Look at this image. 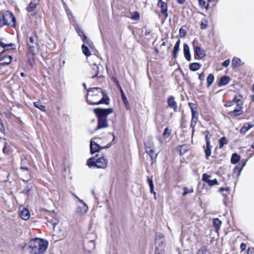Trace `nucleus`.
I'll use <instances>...</instances> for the list:
<instances>
[{"instance_id": "1a4fd4ad", "label": "nucleus", "mask_w": 254, "mask_h": 254, "mask_svg": "<svg viewBox=\"0 0 254 254\" xmlns=\"http://www.w3.org/2000/svg\"><path fill=\"white\" fill-rule=\"evenodd\" d=\"M27 44L29 52L32 55L35 54L38 47L37 39L36 36L30 37L27 41Z\"/></svg>"}, {"instance_id": "6e6552de", "label": "nucleus", "mask_w": 254, "mask_h": 254, "mask_svg": "<svg viewBox=\"0 0 254 254\" xmlns=\"http://www.w3.org/2000/svg\"><path fill=\"white\" fill-rule=\"evenodd\" d=\"M155 250H165V241L164 235L160 233H157L155 236Z\"/></svg>"}, {"instance_id": "f257e3e1", "label": "nucleus", "mask_w": 254, "mask_h": 254, "mask_svg": "<svg viewBox=\"0 0 254 254\" xmlns=\"http://www.w3.org/2000/svg\"><path fill=\"white\" fill-rule=\"evenodd\" d=\"M49 245L47 241L41 238L30 240L28 243V251L31 254H43Z\"/></svg>"}, {"instance_id": "20e7f679", "label": "nucleus", "mask_w": 254, "mask_h": 254, "mask_svg": "<svg viewBox=\"0 0 254 254\" xmlns=\"http://www.w3.org/2000/svg\"><path fill=\"white\" fill-rule=\"evenodd\" d=\"M242 96L240 95H237L231 101L228 102L225 105L227 107H233V110L230 111L228 114L231 116H238L243 113L242 110L243 102L241 101Z\"/></svg>"}, {"instance_id": "f3484780", "label": "nucleus", "mask_w": 254, "mask_h": 254, "mask_svg": "<svg viewBox=\"0 0 254 254\" xmlns=\"http://www.w3.org/2000/svg\"><path fill=\"white\" fill-rule=\"evenodd\" d=\"M245 165L246 162H244L241 166H240V165H237L233 170V177L235 178L238 177L240 175L241 171L243 167L245 166Z\"/></svg>"}, {"instance_id": "c85d7f7f", "label": "nucleus", "mask_w": 254, "mask_h": 254, "mask_svg": "<svg viewBox=\"0 0 254 254\" xmlns=\"http://www.w3.org/2000/svg\"><path fill=\"white\" fill-rule=\"evenodd\" d=\"M205 155L206 158H208L211 153V147L210 143H206V146L204 147Z\"/></svg>"}, {"instance_id": "6ab92c4d", "label": "nucleus", "mask_w": 254, "mask_h": 254, "mask_svg": "<svg viewBox=\"0 0 254 254\" xmlns=\"http://www.w3.org/2000/svg\"><path fill=\"white\" fill-rule=\"evenodd\" d=\"M90 64L92 68L91 76L92 78H94L97 76L98 74L99 67L97 64L95 63H92V62H90Z\"/></svg>"}, {"instance_id": "680f3d73", "label": "nucleus", "mask_w": 254, "mask_h": 254, "mask_svg": "<svg viewBox=\"0 0 254 254\" xmlns=\"http://www.w3.org/2000/svg\"><path fill=\"white\" fill-rule=\"evenodd\" d=\"M27 244L26 243H23L22 245H21V248H22V249H23L25 248V247L27 246Z\"/></svg>"}, {"instance_id": "13d9d810", "label": "nucleus", "mask_w": 254, "mask_h": 254, "mask_svg": "<svg viewBox=\"0 0 254 254\" xmlns=\"http://www.w3.org/2000/svg\"><path fill=\"white\" fill-rule=\"evenodd\" d=\"M0 45L4 49L6 48V44H5V43H3V42H1L0 44Z\"/></svg>"}, {"instance_id": "0e129e2a", "label": "nucleus", "mask_w": 254, "mask_h": 254, "mask_svg": "<svg viewBox=\"0 0 254 254\" xmlns=\"http://www.w3.org/2000/svg\"><path fill=\"white\" fill-rule=\"evenodd\" d=\"M167 42L166 41L163 42V43L161 44V47L162 46H165L166 45Z\"/></svg>"}, {"instance_id": "9d476101", "label": "nucleus", "mask_w": 254, "mask_h": 254, "mask_svg": "<svg viewBox=\"0 0 254 254\" xmlns=\"http://www.w3.org/2000/svg\"><path fill=\"white\" fill-rule=\"evenodd\" d=\"M75 197L79 203L77 205L76 213L80 215H83L88 211V207L82 199H80L77 196H75Z\"/></svg>"}, {"instance_id": "4be33fe9", "label": "nucleus", "mask_w": 254, "mask_h": 254, "mask_svg": "<svg viewBox=\"0 0 254 254\" xmlns=\"http://www.w3.org/2000/svg\"><path fill=\"white\" fill-rule=\"evenodd\" d=\"M158 5L161 8L162 13L165 14L166 16H167V6L166 3L162 1V0H159L158 3Z\"/></svg>"}, {"instance_id": "603ef678", "label": "nucleus", "mask_w": 254, "mask_h": 254, "mask_svg": "<svg viewBox=\"0 0 254 254\" xmlns=\"http://www.w3.org/2000/svg\"><path fill=\"white\" fill-rule=\"evenodd\" d=\"M4 131V127L2 123L1 120L0 119V132H3Z\"/></svg>"}, {"instance_id": "052dcab7", "label": "nucleus", "mask_w": 254, "mask_h": 254, "mask_svg": "<svg viewBox=\"0 0 254 254\" xmlns=\"http://www.w3.org/2000/svg\"><path fill=\"white\" fill-rule=\"evenodd\" d=\"M150 33V31H149V30H147L145 31V36H148L149 35V34Z\"/></svg>"}, {"instance_id": "393cba45", "label": "nucleus", "mask_w": 254, "mask_h": 254, "mask_svg": "<svg viewBox=\"0 0 254 254\" xmlns=\"http://www.w3.org/2000/svg\"><path fill=\"white\" fill-rule=\"evenodd\" d=\"M254 127V125L247 123L244 124L243 127L240 129V133L245 134L248 130Z\"/></svg>"}, {"instance_id": "8fccbe9b", "label": "nucleus", "mask_w": 254, "mask_h": 254, "mask_svg": "<svg viewBox=\"0 0 254 254\" xmlns=\"http://www.w3.org/2000/svg\"><path fill=\"white\" fill-rule=\"evenodd\" d=\"M230 63V61L229 60H227L222 63V65L223 66L226 67L229 65Z\"/></svg>"}, {"instance_id": "0eeeda50", "label": "nucleus", "mask_w": 254, "mask_h": 254, "mask_svg": "<svg viewBox=\"0 0 254 254\" xmlns=\"http://www.w3.org/2000/svg\"><path fill=\"white\" fill-rule=\"evenodd\" d=\"M2 20L4 25H11L14 27L15 25L16 18L11 13L6 11L2 17Z\"/></svg>"}, {"instance_id": "bf43d9fd", "label": "nucleus", "mask_w": 254, "mask_h": 254, "mask_svg": "<svg viewBox=\"0 0 254 254\" xmlns=\"http://www.w3.org/2000/svg\"><path fill=\"white\" fill-rule=\"evenodd\" d=\"M186 0H177V2L181 4H183L185 2Z\"/></svg>"}, {"instance_id": "338daca9", "label": "nucleus", "mask_w": 254, "mask_h": 254, "mask_svg": "<svg viewBox=\"0 0 254 254\" xmlns=\"http://www.w3.org/2000/svg\"><path fill=\"white\" fill-rule=\"evenodd\" d=\"M224 190H225V189H224V188H220L219 189V191H220V192H222V191H224Z\"/></svg>"}, {"instance_id": "e2e57ef3", "label": "nucleus", "mask_w": 254, "mask_h": 254, "mask_svg": "<svg viewBox=\"0 0 254 254\" xmlns=\"http://www.w3.org/2000/svg\"><path fill=\"white\" fill-rule=\"evenodd\" d=\"M153 189L154 188L151 189V188H150V191L151 193H154L155 194L156 192L154 191Z\"/></svg>"}, {"instance_id": "5fc2aeb1", "label": "nucleus", "mask_w": 254, "mask_h": 254, "mask_svg": "<svg viewBox=\"0 0 254 254\" xmlns=\"http://www.w3.org/2000/svg\"><path fill=\"white\" fill-rule=\"evenodd\" d=\"M13 46H14V45L12 44H9V45H7L6 44V48H5L4 49L6 50H8L9 49H12L13 48H12Z\"/></svg>"}, {"instance_id": "a211bd4d", "label": "nucleus", "mask_w": 254, "mask_h": 254, "mask_svg": "<svg viewBox=\"0 0 254 254\" xmlns=\"http://www.w3.org/2000/svg\"><path fill=\"white\" fill-rule=\"evenodd\" d=\"M12 59L11 56H6L2 57L0 59V67L9 64L11 63Z\"/></svg>"}, {"instance_id": "864d4df0", "label": "nucleus", "mask_w": 254, "mask_h": 254, "mask_svg": "<svg viewBox=\"0 0 254 254\" xmlns=\"http://www.w3.org/2000/svg\"><path fill=\"white\" fill-rule=\"evenodd\" d=\"M198 78L201 81H203L204 80L205 75L204 74L203 72H202L199 75Z\"/></svg>"}, {"instance_id": "de8ad7c7", "label": "nucleus", "mask_w": 254, "mask_h": 254, "mask_svg": "<svg viewBox=\"0 0 254 254\" xmlns=\"http://www.w3.org/2000/svg\"><path fill=\"white\" fill-rule=\"evenodd\" d=\"M147 180L149 184L150 188H151V189L154 188L153 181L151 179H149V178H147Z\"/></svg>"}, {"instance_id": "423d86ee", "label": "nucleus", "mask_w": 254, "mask_h": 254, "mask_svg": "<svg viewBox=\"0 0 254 254\" xmlns=\"http://www.w3.org/2000/svg\"><path fill=\"white\" fill-rule=\"evenodd\" d=\"M189 106L190 108L192 114V118L190 123V127L192 128L193 132L194 131V127L197 122L198 114L197 111H196L197 106L195 104L192 103H189Z\"/></svg>"}, {"instance_id": "ea45409f", "label": "nucleus", "mask_w": 254, "mask_h": 254, "mask_svg": "<svg viewBox=\"0 0 254 254\" xmlns=\"http://www.w3.org/2000/svg\"><path fill=\"white\" fill-rule=\"evenodd\" d=\"M192 192H193V189H191L189 190L187 188H184L183 195L184 196H185L188 193H192Z\"/></svg>"}, {"instance_id": "37998d69", "label": "nucleus", "mask_w": 254, "mask_h": 254, "mask_svg": "<svg viewBox=\"0 0 254 254\" xmlns=\"http://www.w3.org/2000/svg\"><path fill=\"white\" fill-rule=\"evenodd\" d=\"M198 1L200 6L202 7H205L206 8H207V7L208 6V4H207V5L205 6V1L204 0H198Z\"/></svg>"}, {"instance_id": "7c9ffc66", "label": "nucleus", "mask_w": 254, "mask_h": 254, "mask_svg": "<svg viewBox=\"0 0 254 254\" xmlns=\"http://www.w3.org/2000/svg\"><path fill=\"white\" fill-rule=\"evenodd\" d=\"M189 67L192 71H196L201 67V64L197 63H193L190 64Z\"/></svg>"}, {"instance_id": "72a5a7b5", "label": "nucleus", "mask_w": 254, "mask_h": 254, "mask_svg": "<svg viewBox=\"0 0 254 254\" xmlns=\"http://www.w3.org/2000/svg\"><path fill=\"white\" fill-rule=\"evenodd\" d=\"M130 16H127V17H129L131 19L134 20H137L140 18L139 14L138 12H130Z\"/></svg>"}, {"instance_id": "aec40b11", "label": "nucleus", "mask_w": 254, "mask_h": 254, "mask_svg": "<svg viewBox=\"0 0 254 254\" xmlns=\"http://www.w3.org/2000/svg\"><path fill=\"white\" fill-rule=\"evenodd\" d=\"M183 51L186 59L188 61H190L191 60V55L190 52V48L188 44H184Z\"/></svg>"}, {"instance_id": "49530a36", "label": "nucleus", "mask_w": 254, "mask_h": 254, "mask_svg": "<svg viewBox=\"0 0 254 254\" xmlns=\"http://www.w3.org/2000/svg\"><path fill=\"white\" fill-rule=\"evenodd\" d=\"M170 134V131L169 129L168 128H166L164 129V132H163V135L165 137H168Z\"/></svg>"}, {"instance_id": "09e8293b", "label": "nucleus", "mask_w": 254, "mask_h": 254, "mask_svg": "<svg viewBox=\"0 0 254 254\" xmlns=\"http://www.w3.org/2000/svg\"><path fill=\"white\" fill-rule=\"evenodd\" d=\"M165 250H155V254H164Z\"/></svg>"}, {"instance_id": "f8f14e48", "label": "nucleus", "mask_w": 254, "mask_h": 254, "mask_svg": "<svg viewBox=\"0 0 254 254\" xmlns=\"http://www.w3.org/2000/svg\"><path fill=\"white\" fill-rule=\"evenodd\" d=\"M19 173L21 179L24 181H28L31 178L30 172L27 167H20Z\"/></svg>"}, {"instance_id": "bb28decb", "label": "nucleus", "mask_w": 254, "mask_h": 254, "mask_svg": "<svg viewBox=\"0 0 254 254\" xmlns=\"http://www.w3.org/2000/svg\"><path fill=\"white\" fill-rule=\"evenodd\" d=\"M120 92L121 93V97H122V101H123L124 104H125L126 108L127 109H128L129 108V102H128L127 98H126L125 94L123 89L121 88H120Z\"/></svg>"}, {"instance_id": "c756f323", "label": "nucleus", "mask_w": 254, "mask_h": 254, "mask_svg": "<svg viewBox=\"0 0 254 254\" xmlns=\"http://www.w3.org/2000/svg\"><path fill=\"white\" fill-rule=\"evenodd\" d=\"M232 64L233 67H236L241 66L242 65V63L240 59L237 57H235L232 60Z\"/></svg>"}, {"instance_id": "f03ea898", "label": "nucleus", "mask_w": 254, "mask_h": 254, "mask_svg": "<svg viewBox=\"0 0 254 254\" xmlns=\"http://www.w3.org/2000/svg\"><path fill=\"white\" fill-rule=\"evenodd\" d=\"M87 100L90 104L97 105L103 103L108 104L109 103V99L107 98H105L102 89L98 87L91 88L88 91Z\"/></svg>"}, {"instance_id": "473e14b6", "label": "nucleus", "mask_w": 254, "mask_h": 254, "mask_svg": "<svg viewBox=\"0 0 254 254\" xmlns=\"http://www.w3.org/2000/svg\"><path fill=\"white\" fill-rule=\"evenodd\" d=\"M240 160V156L237 153H233L231 157V163L233 164L237 163Z\"/></svg>"}, {"instance_id": "7ed1b4c3", "label": "nucleus", "mask_w": 254, "mask_h": 254, "mask_svg": "<svg viewBox=\"0 0 254 254\" xmlns=\"http://www.w3.org/2000/svg\"><path fill=\"white\" fill-rule=\"evenodd\" d=\"M94 112L98 118V126L95 129V130L107 127H108V124L107 120V117L113 113V109L112 108H95L94 109Z\"/></svg>"}, {"instance_id": "b1692460", "label": "nucleus", "mask_w": 254, "mask_h": 254, "mask_svg": "<svg viewBox=\"0 0 254 254\" xmlns=\"http://www.w3.org/2000/svg\"><path fill=\"white\" fill-rule=\"evenodd\" d=\"M37 6V3L35 1H31L26 7V10L28 12H34Z\"/></svg>"}, {"instance_id": "a19ab883", "label": "nucleus", "mask_w": 254, "mask_h": 254, "mask_svg": "<svg viewBox=\"0 0 254 254\" xmlns=\"http://www.w3.org/2000/svg\"><path fill=\"white\" fill-rule=\"evenodd\" d=\"M210 178V176L207 174H204L202 175V180L203 182H206V183L208 182V181L210 180L209 178Z\"/></svg>"}, {"instance_id": "79ce46f5", "label": "nucleus", "mask_w": 254, "mask_h": 254, "mask_svg": "<svg viewBox=\"0 0 254 254\" xmlns=\"http://www.w3.org/2000/svg\"><path fill=\"white\" fill-rule=\"evenodd\" d=\"M49 222H51L52 225L55 227L59 223L58 219L54 217L51 220H48Z\"/></svg>"}, {"instance_id": "3c124183", "label": "nucleus", "mask_w": 254, "mask_h": 254, "mask_svg": "<svg viewBox=\"0 0 254 254\" xmlns=\"http://www.w3.org/2000/svg\"><path fill=\"white\" fill-rule=\"evenodd\" d=\"M247 254H254V249L253 248H249L247 251Z\"/></svg>"}, {"instance_id": "58836bf2", "label": "nucleus", "mask_w": 254, "mask_h": 254, "mask_svg": "<svg viewBox=\"0 0 254 254\" xmlns=\"http://www.w3.org/2000/svg\"><path fill=\"white\" fill-rule=\"evenodd\" d=\"M207 183L209 186H213L214 185H218V181L216 179L210 180Z\"/></svg>"}, {"instance_id": "4468645a", "label": "nucleus", "mask_w": 254, "mask_h": 254, "mask_svg": "<svg viewBox=\"0 0 254 254\" xmlns=\"http://www.w3.org/2000/svg\"><path fill=\"white\" fill-rule=\"evenodd\" d=\"M77 32L78 35L80 37L84 43L86 44L89 47H91L92 46V42L87 38V36L84 34L83 30L80 28H77Z\"/></svg>"}, {"instance_id": "a878e982", "label": "nucleus", "mask_w": 254, "mask_h": 254, "mask_svg": "<svg viewBox=\"0 0 254 254\" xmlns=\"http://www.w3.org/2000/svg\"><path fill=\"white\" fill-rule=\"evenodd\" d=\"M222 222L218 218H216L213 219V225L215 229V231L218 232L221 226Z\"/></svg>"}, {"instance_id": "69168bd1", "label": "nucleus", "mask_w": 254, "mask_h": 254, "mask_svg": "<svg viewBox=\"0 0 254 254\" xmlns=\"http://www.w3.org/2000/svg\"><path fill=\"white\" fill-rule=\"evenodd\" d=\"M89 243H90V244H92V245H93V248H94V247H95V245H94V241H93V240H91V241H89Z\"/></svg>"}, {"instance_id": "412c9836", "label": "nucleus", "mask_w": 254, "mask_h": 254, "mask_svg": "<svg viewBox=\"0 0 254 254\" xmlns=\"http://www.w3.org/2000/svg\"><path fill=\"white\" fill-rule=\"evenodd\" d=\"M167 103L169 107L173 108L174 111L176 110L177 108V104L173 96H171L168 98Z\"/></svg>"}, {"instance_id": "5701e85b", "label": "nucleus", "mask_w": 254, "mask_h": 254, "mask_svg": "<svg viewBox=\"0 0 254 254\" xmlns=\"http://www.w3.org/2000/svg\"><path fill=\"white\" fill-rule=\"evenodd\" d=\"M230 81V78L227 76H223L218 84V86L221 87L225 86L229 83Z\"/></svg>"}, {"instance_id": "2f4dec72", "label": "nucleus", "mask_w": 254, "mask_h": 254, "mask_svg": "<svg viewBox=\"0 0 254 254\" xmlns=\"http://www.w3.org/2000/svg\"><path fill=\"white\" fill-rule=\"evenodd\" d=\"M87 46H88L85 43L83 44L82 46V52L83 54L87 57L90 56L91 55V52L89 51Z\"/></svg>"}, {"instance_id": "2eb2a0df", "label": "nucleus", "mask_w": 254, "mask_h": 254, "mask_svg": "<svg viewBox=\"0 0 254 254\" xmlns=\"http://www.w3.org/2000/svg\"><path fill=\"white\" fill-rule=\"evenodd\" d=\"M19 215L22 219L27 220L30 218V214L28 209L22 207L19 209Z\"/></svg>"}, {"instance_id": "cd10ccee", "label": "nucleus", "mask_w": 254, "mask_h": 254, "mask_svg": "<svg viewBox=\"0 0 254 254\" xmlns=\"http://www.w3.org/2000/svg\"><path fill=\"white\" fill-rule=\"evenodd\" d=\"M181 44V41L180 40H178L177 42L176 43L174 48H173V57L176 59L177 57V54L179 50V47Z\"/></svg>"}, {"instance_id": "774afa93", "label": "nucleus", "mask_w": 254, "mask_h": 254, "mask_svg": "<svg viewBox=\"0 0 254 254\" xmlns=\"http://www.w3.org/2000/svg\"><path fill=\"white\" fill-rule=\"evenodd\" d=\"M20 75H21V76H22V77H24V76H25V73H23V72H21V73H20Z\"/></svg>"}, {"instance_id": "c03bdc74", "label": "nucleus", "mask_w": 254, "mask_h": 254, "mask_svg": "<svg viewBox=\"0 0 254 254\" xmlns=\"http://www.w3.org/2000/svg\"><path fill=\"white\" fill-rule=\"evenodd\" d=\"M197 254H209V253L205 248H201L198 251Z\"/></svg>"}, {"instance_id": "39448f33", "label": "nucleus", "mask_w": 254, "mask_h": 254, "mask_svg": "<svg viewBox=\"0 0 254 254\" xmlns=\"http://www.w3.org/2000/svg\"><path fill=\"white\" fill-rule=\"evenodd\" d=\"M108 160L104 157H101L97 159L90 158L87 161V165L89 167H96L100 169H105L107 167Z\"/></svg>"}, {"instance_id": "ddd939ff", "label": "nucleus", "mask_w": 254, "mask_h": 254, "mask_svg": "<svg viewBox=\"0 0 254 254\" xmlns=\"http://www.w3.org/2000/svg\"><path fill=\"white\" fill-rule=\"evenodd\" d=\"M111 146V144H108L106 147H103L97 144L96 142L92 139L90 141V151L91 154H94L96 152H99L102 149L108 148Z\"/></svg>"}, {"instance_id": "dca6fc26", "label": "nucleus", "mask_w": 254, "mask_h": 254, "mask_svg": "<svg viewBox=\"0 0 254 254\" xmlns=\"http://www.w3.org/2000/svg\"><path fill=\"white\" fill-rule=\"evenodd\" d=\"M195 41L193 42V47L194 50L195 55H196L199 58H203L205 54L203 50L200 47L195 46Z\"/></svg>"}, {"instance_id": "4d7b16f0", "label": "nucleus", "mask_w": 254, "mask_h": 254, "mask_svg": "<svg viewBox=\"0 0 254 254\" xmlns=\"http://www.w3.org/2000/svg\"><path fill=\"white\" fill-rule=\"evenodd\" d=\"M210 139V136H209L208 134H206L205 135L206 143H210V141H209Z\"/></svg>"}, {"instance_id": "4c0bfd02", "label": "nucleus", "mask_w": 254, "mask_h": 254, "mask_svg": "<svg viewBox=\"0 0 254 254\" xmlns=\"http://www.w3.org/2000/svg\"><path fill=\"white\" fill-rule=\"evenodd\" d=\"M187 33L186 29L183 27L181 28L179 30V34L181 38L185 37Z\"/></svg>"}, {"instance_id": "c9c22d12", "label": "nucleus", "mask_w": 254, "mask_h": 254, "mask_svg": "<svg viewBox=\"0 0 254 254\" xmlns=\"http://www.w3.org/2000/svg\"><path fill=\"white\" fill-rule=\"evenodd\" d=\"M34 106L39 109H40L41 111L45 112L46 111L45 109V106L42 105L41 104L40 102H36L34 103Z\"/></svg>"}, {"instance_id": "a18cd8bd", "label": "nucleus", "mask_w": 254, "mask_h": 254, "mask_svg": "<svg viewBox=\"0 0 254 254\" xmlns=\"http://www.w3.org/2000/svg\"><path fill=\"white\" fill-rule=\"evenodd\" d=\"M207 25V21L206 20H204V21H201L200 23V28L202 29H204L206 28Z\"/></svg>"}, {"instance_id": "9b49d317", "label": "nucleus", "mask_w": 254, "mask_h": 254, "mask_svg": "<svg viewBox=\"0 0 254 254\" xmlns=\"http://www.w3.org/2000/svg\"><path fill=\"white\" fill-rule=\"evenodd\" d=\"M146 152L150 156L151 160H156L157 154L155 152V147L153 142L150 140L144 143Z\"/></svg>"}, {"instance_id": "f704fd0d", "label": "nucleus", "mask_w": 254, "mask_h": 254, "mask_svg": "<svg viewBox=\"0 0 254 254\" xmlns=\"http://www.w3.org/2000/svg\"><path fill=\"white\" fill-rule=\"evenodd\" d=\"M214 79V75L212 74H209L207 78V87H209L213 82Z\"/></svg>"}, {"instance_id": "6e6d98bb", "label": "nucleus", "mask_w": 254, "mask_h": 254, "mask_svg": "<svg viewBox=\"0 0 254 254\" xmlns=\"http://www.w3.org/2000/svg\"><path fill=\"white\" fill-rule=\"evenodd\" d=\"M240 248L242 251H244L246 249V245L244 243H242L240 246Z\"/></svg>"}, {"instance_id": "e433bc0d", "label": "nucleus", "mask_w": 254, "mask_h": 254, "mask_svg": "<svg viewBox=\"0 0 254 254\" xmlns=\"http://www.w3.org/2000/svg\"><path fill=\"white\" fill-rule=\"evenodd\" d=\"M219 148H221L223 147L224 144L227 143V140L225 137H222L219 140Z\"/></svg>"}]
</instances>
